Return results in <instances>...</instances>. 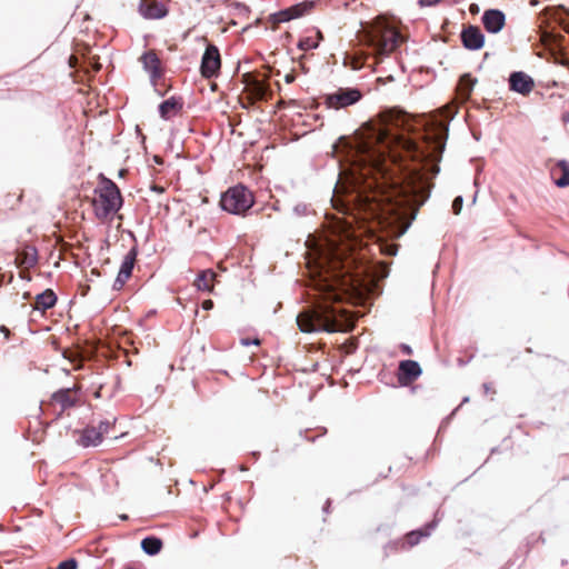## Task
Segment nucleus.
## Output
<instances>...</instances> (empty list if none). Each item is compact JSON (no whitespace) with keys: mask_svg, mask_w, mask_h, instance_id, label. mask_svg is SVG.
Masks as SVG:
<instances>
[{"mask_svg":"<svg viewBox=\"0 0 569 569\" xmlns=\"http://www.w3.org/2000/svg\"><path fill=\"white\" fill-rule=\"evenodd\" d=\"M162 540L153 536L147 537L141 541L142 550L150 556L159 553L162 549Z\"/></svg>","mask_w":569,"mask_h":569,"instance_id":"393cba45","label":"nucleus"},{"mask_svg":"<svg viewBox=\"0 0 569 569\" xmlns=\"http://www.w3.org/2000/svg\"><path fill=\"white\" fill-rule=\"evenodd\" d=\"M323 39L322 33L317 30L315 36L301 38L298 42V48L302 51H308L318 48L320 41Z\"/></svg>","mask_w":569,"mask_h":569,"instance_id":"a878e982","label":"nucleus"},{"mask_svg":"<svg viewBox=\"0 0 569 569\" xmlns=\"http://www.w3.org/2000/svg\"><path fill=\"white\" fill-rule=\"evenodd\" d=\"M481 20L485 29L490 33H498L506 23V17L503 12L497 9L486 10Z\"/></svg>","mask_w":569,"mask_h":569,"instance_id":"a211bd4d","label":"nucleus"},{"mask_svg":"<svg viewBox=\"0 0 569 569\" xmlns=\"http://www.w3.org/2000/svg\"><path fill=\"white\" fill-rule=\"evenodd\" d=\"M137 258V250L136 248H132L128 251V253L124 256L122 263L120 266V270L118 272V276L113 282L112 288L114 290H121L126 282L130 279L132 274V270L136 263Z\"/></svg>","mask_w":569,"mask_h":569,"instance_id":"ddd939ff","label":"nucleus"},{"mask_svg":"<svg viewBox=\"0 0 569 569\" xmlns=\"http://www.w3.org/2000/svg\"><path fill=\"white\" fill-rule=\"evenodd\" d=\"M242 82L244 83V91L247 92V98L250 100V103L268 101L272 96L264 74L244 73L242 76Z\"/></svg>","mask_w":569,"mask_h":569,"instance_id":"39448f33","label":"nucleus"},{"mask_svg":"<svg viewBox=\"0 0 569 569\" xmlns=\"http://www.w3.org/2000/svg\"><path fill=\"white\" fill-rule=\"evenodd\" d=\"M57 302V296L51 289L37 295L33 309L44 312L47 309L52 308Z\"/></svg>","mask_w":569,"mask_h":569,"instance_id":"412c9836","label":"nucleus"},{"mask_svg":"<svg viewBox=\"0 0 569 569\" xmlns=\"http://www.w3.org/2000/svg\"><path fill=\"white\" fill-rule=\"evenodd\" d=\"M182 109V102L180 99H177L174 97H171L167 100H164L159 106V112L161 118L168 120L172 117H174L180 110Z\"/></svg>","mask_w":569,"mask_h":569,"instance_id":"aec40b11","label":"nucleus"},{"mask_svg":"<svg viewBox=\"0 0 569 569\" xmlns=\"http://www.w3.org/2000/svg\"><path fill=\"white\" fill-rule=\"evenodd\" d=\"M555 183L560 187L569 186V163L565 160L559 161L550 171Z\"/></svg>","mask_w":569,"mask_h":569,"instance_id":"6ab92c4d","label":"nucleus"},{"mask_svg":"<svg viewBox=\"0 0 569 569\" xmlns=\"http://www.w3.org/2000/svg\"><path fill=\"white\" fill-rule=\"evenodd\" d=\"M400 349H401V351H402L405 355H409V356H410V355H412V349H411V347H410V346H408V345L402 343V345L400 346Z\"/></svg>","mask_w":569,"mask_h":569,"instance_id":"72a5a7b5","label":"nucleus"},{"mask_svg":"<svg viewBox=\"0 0 569 569\" xmlns=\"http://www.w3.org/2000/svg\"><path fill=\"white\" fill-rule=\"evenodd\" d=\"M221 67L219 49L214 44H209L201 59L200 72L206 79L216 77Z\"/></svg>","mask_w":569,"mask_h":569,"instance_id":"6e6552de","label":"nucleus"},{"mask_svg":"<svg viewBox=\"0 0 569 569\" xmlns=\"http://www.w3.org/2000/svg\"><path fill=\"white\" fill-rule=\"evenodd\" d=\"M393 81V77L392 76H388L386 78V80L383 78H378V82H381V83H386V81Z\"/></svg>","mask_w":569,"mask_h":569,"instance_id":"e433bc0d","label":"nucleus"},{"mask_svg":"<svg viewBox=\"0 0 569 569\" xmlns=\"http://www.w3.org/2000/svg\"><path fill=\"white\" fill-rule=\"evenodd\" d=\"M256 345V346H259L260 345V340L259 339H253V340H250L249 338H243L241 339V345L243 346H249V345Z\"/></svg>","mask_w":569,"mask_h":569,"instance_id":"c756f323","label":"nucleus"},{"mask_svg":"<svg viewBox=\"0 0 569 569\" xmlns=\"http://www.w3.org/2000/svg\"><path fill=\"white\" fill-rule=\"evenodd\" d=\"M295 79H296V76H295V73H292V72H291V73H287V74L284 76V81H286L287 83H291V82H293V81H295Z\"/></svg>","mask_w":569,"mask_h":569,"instance_id":"f704fd0d","label":"nucleus"},{"mask_svg":"<svg viewBox=\"0 0 569 569\" xmlns=\"http://www.w3.org/2000/svg\"><path fill=\"white\" fill-rule=\"evenodd\" d=\"M217 278V273L212 270H203L201 271L197 279L194 280V286L202 291L211 292L214 287V280Z\"/></svg>","mask_w":569,"mask_h":569,"instance_id":"4be33fe9","label":"nucleus"},{"mask_svg":"<svg viewBox=\"0 0 569 569\" xmlns=\"http://www.w3.org/2000/svg\"><path fill=\"white\" fill-rule=\"evenodd\" d=\"M509 88L511 91L528 96L535 88V81L526 72L516 71L509 77Z\"/></svg>","mask_w":569,"mask_h":569,"instance_id":"2eb2a0df","label":"nucleus"},{"mask_svg":"<svg viewBox=\"0 0 569 569\" xmlns=\"http://www.w3.org/2000/svg\"><path fill=\"white\" fill-rule=\"evenodd\" d=\"M152 189L157 192H163V188L159 186H153Z\"/></svg>","mask_w":569,"mask_h":569,"instance_id":"4c0bfd02","label":"nucleus"},{"mask_svg":"<svg viewBox=\"0 0 569 569\" xmlns=\"http://www.w3.org/2000/svg\"><path fill=\"white\" fill-rule=\"evenodd\" d=\"M14 263L21 269L20 274L27 278V272L38 263V251L33 246H26L17 251Z\"/></svg>","mask_w":569,"mask_h":569,"instance_id":"f8f14e48","label":"nucleus"},{"mask_svg":"<svg viewBox=\"0 0 569 569\" xmlns=\"http://www.w3.org/2000/svg\"><path fill=\"white\" fill-rule=\"evenodd\" d=\"M143 69L150 74L152 81L160 79L163 76L161 60L154 50H149L140 57Z\"/></svg>","mask_w":569,"mask_h":569,"instance_id":"dca6fc26","label":"nucleus"},{"mask_svg":"<svg viewBox=\"0 0 569 569\" xmlns=\"http://www.w3.org/2000/svg\"><path fill=\"white\" fill-rule=\"evenodd\" d=\"M422 373L420 365L415 360H402L399 362L397 379L401 386H409Z\"/></svg>","mask_w":569,"mask_h":569,"instance_id":"9d476101","label":"nucleus"},{"mask_svg":"<svg viewBox=\"0 0 569 569\" xmlns=\"http://www.w3.org/2000/svg\"><path fill=\"white\" fill-rule=\"evenodd\" d=\"M77 568H78V562L73 558H70V559H67V560L60 562L57 567V569H77Z\"/></svg>","mask_w":569,"mask_h":569,"instance_id":"bb28decb","label":"nucleus"},{"mask_svg":"<svg viewBox=\"0 0 569 569\" xmlns=\"http://www.w3.org/2000/svg\"><path fill=\"white\" fill-rule=\"evenodd\" d=\"M80 389V386L76 383L73 387L62 388L51 396V405L59 408L58 416L81 403Z\"/></svg>","mask_w":569,"mask_h":569,"instance_id":"0eeeda50","label":"nucleus"},{"mask_svg":"<svg viewBox=\"0 0 569 569\" xmlns=\"http://www.w3.org/2000/svg\"><path fill=\"white\" fill-rule=\"evenodd\" d=\"M362 93L357 88H339L325 97V104L332 109H342L357 103Z\"/></svg>","mask_w":569,"mask_h":569,"instance_id":"423d86ee","label":"nucleus"},{"mask_svg":"<svg viewBox=\"0 0 569 569\" xmlns=\"http://www.w3.org/2000/svg\"><path fill=\"white\" fill-rule=\"evenodd\" d=\"M77 61H78L77 57H76V56H71V57L69 58L70 67H76Z\"/></svg>","mask_w":569,"mask_h":569,"instance_id":"c9c22d12","label":"nucleus"},{"mask_svg":"<svg viewBox=\"0 0 569 569\" xmlns=\"http://www.w3.org/2000/svg\"><path fill=\"white\" fill-rule=\"evenodd\" d=\"M433 525H428L425 528L408 532L403 539V546L412 548L420 542L422 538L430 536Z\"/></svg>","mask_w":569,"mask_h":569,"instance_id":"5701e85b","label":"nucleus"},{"mask_svg":"<svg viewBox=\"0 0 569 569\" xmlns=\"http://www.w3.org/2000/svg\"><path fill=\"white\" fill-rule=\"evenodd\" d=\"M122 196L118 186L106 177H101L94 189L92 207L100 221H110L122 207Z\"/></svg>","mask_w":569,"mask_h":569,"instance_id":"7ed1b4c3","label":"nucleus"},{"mask_svg":"<svg viewBox=\"0 0 569 569\" xmlns=\"http://www.w3.org/2000/svg\"><path fill=\"white\" fill-rule=\"evenodd\" d=\"M406 117L398 109L385 110L356 137L343 141L353 190L347 194L341 211L352 220H337L332 236L319 251L317 288L322 302L298 315L297 325L302 332H337L348 327V312L331 303L341 301L351 286L353 222L377 219L383 201H395L409 216L408 227L430 196L431 178L440 170L438 162L446 147L448 126L431 120L422 141L417 142L393 132L405 124Z\"/></svg>","mask_w":569,"mask_h":569,"instance_id":"f257e3e1","label":"nucleus"},{"mask_svg":"<svg viewBox=\"0 0 569 569\" xmlns=\"http://www.w3.org/2000/svg\"><path fill=\"white\" fill-rule=\"evenodd\" d=\"M462 44L468 50H479L483 47L485 36L477 26L469 24L465 27L460 34Z\"/></svg>","mask_w":569,"mask_h":569,"instance_id":"4468645a","label":"nucleus"},{"mask_svg":"<svg viewBox=\"0 0 569 569\" xmlns=\"http://www.w3.org/2000/svg\"><path fill=\"white\" fill-rule=\"evenodd\" d=\"M0 332L3 333L4 340H9L10 339L11 332H10L9 328H7L6 326H1L0 327Z\"/></svg>","mask_w":569,"mask_h":569,"instance_id":"2f4dec72","label":"nucleus"},{"mask_svg":"<svg viewBox=\"0 0 569 569\" xmlns=\"http://www.w3.org/2000/svg\"><path fill=\"white\" fill-rule=\"evenodd\" d=\"M201 306H202V308H203L204 310H210V309H212V308H213V301H212V300H210V299H207V300H204V301L202 302V305H201Z\"/></svg>","mask_w":569,"mask_h":569,"instance_id":"473e14b6","label":"nucleus"},{"mask_svg":"<svg viewBox=\"0 0 569 569\" xmlns=\"http://www.w3.org/2000/svg\"><path fill=\"white\" fill-rule=\"evenodd\" d=\"M483 388L486 389V391H489L490 390V385L489 383H485Z\"/></svg>","mask_w":569,"mask_h":569,"instance_id":"ea45409f","label":"nucleus"},{"mask_svg":"<svg viewBox=\"0 0 569 569\" xmlns=\"http://www.w3.org/2000/svg\"><path fill=\"white\" fill-rule=\"evenodd\" d=\"M23 298H24V299H29V298H30V293H29V292H26V293L23 295Z\"/></svg>","mask_w":569,"mask_h":569,"instance_id":"a19ab883","label":"nucleus"},{"mask_svg":"<svg viewBox=\"0 0 569 569\" xmlns=\"http://www.w3.org/2000/svg\"><path fill=\"white\" fill-rule=\"evenodd\" d=\"M313 1H303L298 4L291 6L284 10L279 11L272 16L273 23L278 24L281 22L290 21L295 18H300L309 13L313 9Z\"/></svg>","mask_w":569,"mask_h":569,"instance_id":"9b49d317","label":"nucleus"},{"mask_svg":"<svg viewBox=\"0 0 569 569\" xmlns=\"http://www.w3.org/2000/svg\"><path fill=\"white\" fill-rule=\"evenodd\" d=\"M462 197H457L452 202V211L455 214H459L462 209Z\"/></svg>","mask_w":569,"mask_h":569,"instance_id":"cd10ccee","label":"nucleus"},{"mask_svg":"<svg viewBox=\"0 0 569 569\" xmlns=\"http://www.w3.org/2000/svg\"><path fill=\"white\" fill-rule=\"evenodd\" d=\"M441 0H419V4L421 7H430V6H435L437 4L438 2H440Z\"/></svg>","mask_w":569,"mask_h":569,"instance_id":"7c9ffc66","label":"nucleus"},{"mask_svg":"<svg viewBox=\"0 0 569 569\" xmlns=\"http://www.w3.org/2000/svg\"><path fill=\"white\" fill-rule=\"evenodd\" d=\"M476 83V79H473L469 73H466L460 77L458 83V93L462 99H468Z\"/></svg>","mask_w":569,"mask_h":569,"instance_id":"b1692460","label":"nucleus"},{"mask_svg":"<svg viewBox=\"0 0 569 569\" xmlns=\"http://www.w3.org/2000/svg\"><path fill=\"white\" fill-rule=\"evenodd\" d=\"M253 194L244 186L228 189L221 197V208L230 213L241 214L253 204Z\"/></svg>","mask_w":569,"mask_h":569,"instance_id":"20e7f679","label":"nucleus"},{"mask_svg":"<svg viewBox=\"0 0 569 569\" xmlns=\"http://www.w3.org/2000/svg\"><path fill=\"white\" fill-rule=\"evenodd\" d=\"M111 428L109 421H100L98 427L89 426L80 432L78 442L83 447H96L102 442L103 436L109 433Z\"/></svg>","mask_w":569,"mask_h":569,"instance_id":"1a4fd4ad","label":"nucleus"},{"mask_svg":"<svg viewBox=\"0 0 569 569\" xmlns=\"http://www.w3.org/2000/svg\"><path fill=\"white\" fill-rule=\"evenodd\" d=\"M366 58L367 57H365L363 59L360 57H353L351 61L352 69H360L362 66H365Z\"/></svg>","mask_w":569,"mask_h":569,"instance_id":"c85d7f7f","label":"nucleus"},{"mask_svg":"<svg viewBox=\"0 0 569 569\" xmlns=\"http://www.w3.org/2000/svg\"><path fill=\"white\" fill-rule=\"evenodd\" d=\"M562 119H563L565 122H569V112L565 113Z\"/></svg>","mask_w":569,"mask_h":569,"instance_id":"58836bf2","label":"nucleus"},{"mask_svg":"<svg viewBox=\"0 0 569 569\" xmlns=\"http://www.w3.org/2000/svg\"><path fill=\"white\" fill-rule=\"evenodd\" d=\"M140 14L150 20L162 19L168 14V9L158 0H140Z\"/></svg>","mask_w":569,"mask_h":569,"instance_id":"f3484780","label":"nucleus"},{"mask_svg":"<svg viewBox=\"0 0 569 569\" xmlns=\"http://www.w3.org/2000/svg\"><path fill=\"white\" fill-rule=\"evenodd\" d=\"M362 41L371 50L369 56L378 63L383 57L389 56L403 42V37L396 27L385 18H377L373 23L363 31Z\"/></svg>","mask_w":569,"mask_h":569,"instance_id":"f03ea898","label":"nucleus"}]
</instances>
